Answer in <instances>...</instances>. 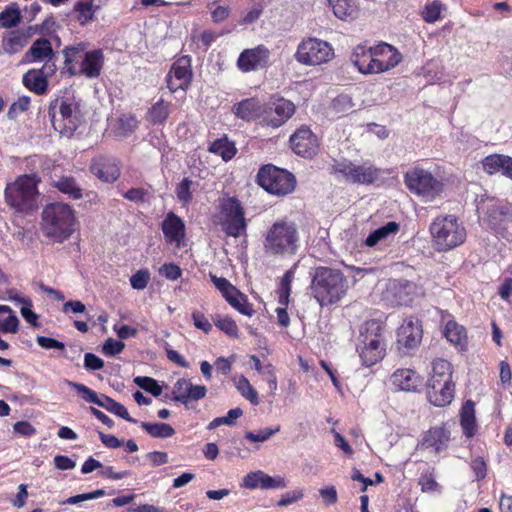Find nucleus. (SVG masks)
<instances>
[{"mask_svg":"<svg viewBox=\"0 0 512 512\" xmlns=\"http://www.w3.org/2000/svg\"><path fill=\"white\" fill-rule=\"evenodd\" d=\"M41 225L46 237L63 242L75 230V216L69 205L51 203L43 209Z\"/></svg>","mask_w":512,"mask_h":512,"instance_id":"2","label":"nucleus"},{"mask_svg":"<svg viewBox=\"0 0 512 512\" xmlns=\"http://www.w3.org/2000/svg\"><path fill=\"white\" fill-rule=\"evenodd\" d=\"M79 104L69 98H57L50 102L48 116L55 131L70 137L78 127Z\"/></svg>","mask_w":512,"mask_h":512,"instance_id":"7","label":"nucleus"},{"mask_svg":"<svg viewBox=\"0 0 512 512\" xmlns=\"http://www.w3.org/2000/svg\"><path fill=\"white\" fill-rule=\"evenodd\" d=\"M502 156L503 155H499V154L487 156L482 162L483 169L488 174H495V173L500 172L501 164H502Z\"/></svg>","mask_w":512,"mask_h":512,"instance_id":"55","label":"nucleus"},{"mask_svg":"<svg viewBox=\"0 0 512 512\" xmlns=\"http://www.w3.org/2000/svg\"><path fill=\"white\" fill-rule=\"evenodd\" d=\"M293 271L288 270L281 280L280 293H279V302L282 305L288 304L289 295L291 292V282L293 279Z\"/></svg>","mask_w":512,"mask_h":512,"instance_id":"51","label":"nucleus"},{"mask_svg":"<svg viewBox=\"0 0 512 512\" xmlns=\"http://www.w3.org/2000/svg\"><path fill=\"white\" fill-rule=\"evenodd\" d=\"M430 233L438 251H448L466 239L465 228L453 215L435 218L430 225Z\"/></svg>","mask_w":512,"mask_h":512,"instance_id":"6","label":"nucleus"},{"mask_svg":"<svg viewBox=\"0 0 512 512\" xmlns=\"http://www.w3.org/2000/svg\"><path fill=\"white\" fill-rule=\"evenodd\" d=\"M138 120L133 115H123L118 119L117 131L119 135L126 136L138 127Z\"/></svg>","mask_w":512,"mask_h":512,"instance_id":"50","label":"nucleus"},{"mask_svg":"<svg viewBox=\"0 0 512 512\" xmlns=\"http://www.w3.org/2000/svg\"><path fill=\"white\" fill-rule=\"evenodd\" d=\"M21 21L20 10L16 7H7L0 13L1 26L4 28H13Z\"/></svg>","mask_w":512,"mask_h":512,"instance_id":"45","label":"nucleus"},{"mask_svg":"<svg viewBox=\"0 0 512 512\" xmlns=\"http://www.w3.org/2000/svg\"><path fill=\"white\" fill-rule=\"evenodd\" d=\"M6 203L16 212L30 214L39 207L40 194L34 176L22 175L5 189Z\"/></svg>","mask_w":512,"mask_h":512,"instance_id":"3","label":"nucleus"},{"mask_svg":"<svg viewBox=\"0 0 512 512\" xmlns=\"http://www.w3.org/2000/svg\"><path fill=\"white\" fill-rule=\"evenodd\" d=\"M236 387L238 391L241 393V395L247 400H249L253 405L259 404L258 393L251 386L250 382L246 377L241 376L237 381Z\"/></svg>","mask_w":512,"mask_h":512,"instance_id":"46","label":"nucleus"},{"mask_svg":"<svg viewBox=\"0 0 512 512\" xmlns=\"http://www.w3.org/2000/svg\"><path fill=\"white\" fill-rule=\"evenodd\" d=\"M159 273L161 275H163L164 277H166L167 279L176 280L181 276L182 271L179 266H177L173 263H168V264H164L159 269Z\"/></svg>","mask_w":512,"mask_h":512,"instance_id":"63","label":"nucleus"},{"mask_svg":"<svg viewBox=\"0 0 512 512\" xmlns=\"http://www.w3.org/2000/svg\"><path fill=\"white\" fill-rule=\"evenodd\" d=\"M30 101L29 96L19 97L18 100L10 106L7 116L10 119H15L19 113L25 112L28 109Z\"/></svg>","mask_w":512,"mask_h":512,"instance_id":"54","label":"nucleus"},{"mask_svg":"<svg viewBox=\"0 0 512 512\" xmlns=\"http://www.w3.org/2000/svg\"><path fill=\"white\" fill-rule=\"evenodd\" d=\"M299 235L293 222L280 220L267 231L264 249L271 255L294 254L298 247Z\"/></svg>","mask_w":512,"mask_h":512,"instance_id":"4","label":"nucleus"},{"mask_svg":"<svg viewBox=\"0 0 512 512\" xmlns=\"http://www.w3.org/2000/svg\"><path fill=\"white\" fill-rule=\"evenodd\" d=\"M357 350L363 364L370 367L379 362L385 355L386 346L383 339V327L376 320L363 325Z\"/></svg>","mask_w":512,"mask_h":512,"instance_id":"5","label":"nucleus"},{"mask_svg":"<svg viewBox=\"0 0 512 512\" xmlns=\"http://www.w3.org/2000/svg\"><path fill=\"white\" fill-rule=\"evenodd\" d=\"M29 40V35L20 34V31H14L10 37L3 40V50L7 54H16L24 48Z\"/></svg>","mask_w":512,"mask_h":512,"instance_id":"37","label":"nucleus"},{"mask_svg":"<svg viewBox=\"0 0 512 512\" xmlns=\"http://www.w3.org/2000/svg\"><path fill=\"white\" fill-rule=\"evenodd\" d=\"M454 388L453 382L427 384L428 399L433 405L443 407L452 401Z\"/></svg>","mask_w":512,"mask_h":512,"instance_id":"22","label":"nucleus"},{"mask_svg":"<svg viewBox=\"0 0 512 512\" xmlns=\"http://www.w3.org/2000/svg\"><path fill=\"white\" fill-rule=\"evenodd\" d=\"M419 485L421 486L422 492H434L440 488L431 472L424 473L420 476Z\"/></svg>","mask_w":512,"mask_h":512,"instance_id":"57","label":"nucleus"},{"mask_svg":"<svg viewBox=\"0 0 512 512\" xmlns=\"http://www.w3.org/2000/svg\"><path fill=\"white\" fill-rule=\"evenodd\" d=\"M192 383L190 380H187L185 378L178 379L176 383L174 384L172 394L173 396L170 397L171 400L180 402L184 405L188 404V394L190 393ZM166 398H169L168 395L165 396Z\"/></svg>","mask_w":512,"mask_h":512,"instance_id":"43","label":"nucleus"},{"mask_svg":"<svg viewBox=\"0 0 512 512\" xmlns=\"http://www.w3.org/2000/svg\"><path fill=\"white\" fill-rule=\"evenodd\" d=\"M82 51H83V48L80 46L79 47L69 46L63 50V54L65 56V65H66L67 71L69 72L70 75H75L77 73L75 68L71 64L74 61L76 55Z\"/></svg>","mask_w":512,"mask_h":512,"instance_id":"58","label":"nucleus"},{"mask_svg":"<svg viewBox=\"0 0 512 512\" xmlns=\"http://www.w3.org/2000/svg\"><path fill=\"white\" fill-rule=\"evenodd\" d=\"M268 58V50L263 46H258L254 49L244 50L238 58V67L248 72L262 67Z\"/></svg>","mask_w":512,"mask_h":512,"instance_id":"21","label":"nucleus"},{"mask_svg":"<svg viewBox=\"0 0 512 512\" xmlns=\"http://www.w3.org/2000/svg\"><path fill=\"white\" fill-rule=\"evenodd\" d=\"M267 112L264 113L263 122L272 128L283 125L295 112L294 104L286 99H276L264 104Z\"/></svg>","mask_w":512,"mask_h":512,"instance_id":"14","label":"nucleus"},{"mask_svg":"<svg viewBox=\"0 0 512 512\" xmlns=\"http://www.w3.org/2000/svg\"><path fill=\"white\" fill-rule=\"evenodd\" d=\"M98 406L106 409L110 413H113L128 422H131L134 424L137 423V420L132 418L129 415L127 409L121 403L115 401L114 399H112L106 395H103V394L101 395V400H100Z\"/></svg>","mask_w":512,"mask_h":512,"instance_id":"35","label":"nucleus"},{"mask_svg":"<svg viewBox=\"0 0 512 512\" xmlns=\"http://www.w3.org/2000/svg\"><path fill=\"white\" fill-rule=\"evenodd\" d=\"M280 431V426L277 425L273 428L260 429L255 432H246L244 438L249 442H264L270 439L274 434Z\"/></svg>","mask_w":512,"mask_h":512,"instance_id":"49","label":"nucleus"},{"mask_svg":"<svg viewBox=\"0 0 512 512\" xmlns=\"http://www.w3.org/2000/svg\"><path fill=\"white\" fill-rule=\"evenodd\" d=\"M448 383L452 381V366L445 359H436L432 364V373L428 384Z\"/></svg>","mask_w":512,"mask_h":512,"instance_id":"32","label":"nucleus"},{"mask_svg":"<svg viewBox=\"0 0 512 512\" xmlns=\"http://www.w3.org/2000/svg\"><path fill=\"white\" fill-rule=\"evenodd\" d=\"M334 57L332 46L317 38H308L299 43L295 53L297 62L315 66L329 62Z\"/></svg>","mask_w":512,"mask_h":512,"instance_id":"11","label":"nucleus"},{"mask_svg":"<svg viewBox=\"0 0 512 512\" xmlns=\"http://www.w3.org/2000/svg\"><path fill=\"white\" fill-rule=\"evenodd\" d=\"M399 230V224L391 221L375 229L371 232L365 240V244L369 247H373L379 242L387 239L390 235L396 234Z\"/></svg>","mask_w":512,"mask_h":512,"instance_id":"34","label":"nucleus"},{"mask_svg":"<svg viewBox=\"0 0 512 512\" xmlns=\"http://www.w3.org/2000/svg\"><path fill=\"white\" fill-rule=\"evenodd\" d=\"M214 323L217 328H219L228 336L234 338L238 337V327L233 319L229 317H219L214 321Z\"/></svg>","mask_w":512,"mask_h":512,"instance_id":"52","label":"nucleus"},{"mask_svg":"<svg viewBox=\"0 0 512 512\" xmlns=\"http://www.w3.org/2000/svg\"><path fill=\"white\" fill-rule=\"evenodd\" d=\"M168 74H172L173 78H176L177 81L182 82V85H190L192 79V71H191V60L189 57L184 56L178 59L172 66L170 72Z\"/></svg>","mask_w":512,"mask_h":512,"instance_id":"33","label":"nucleus"},{"mask_svg":"<svg viewBox=\"0 0 512 512\" xmlns=\"http://www.w3.org/2000/svg\"><path fill=\"white\" fill-rule=\"evenodd\" d=\"M217 222L228 236L246 235L247 221L244 208L235 197L223 199L219 206Z\"/></svg>","mask_w":512,"mask_h":512,"instance_id":"8","label":"nucleus"},{"mask_svg":"<svg viewBox=\"0 0 512 512\" xmlns=\"http://www.w3.org/2000/svg\"><path fill=\"white\" fill-rule=\"evenodd\" d=\"M162 230L170 242H180L185 236V225L180 217L173 212L167 214L162 222Z\"/></svg>","mask_w":512,"mask_h":512,"instance_id":"25","label":"nucleus"},{"mask_svg":"<svg viewBox=\"0 0 512 512\" xmlns=\"http://www.w3.org/2000/svg\"><path fill=\"white\" fill-rule=\"evenodd\" d=\"M351 62L363 74H374L372 64L374 62V47L366 48L365 46L358 45L352 55Z\"/></svg>","mask_w":512,"mask_h":512,"instance_id":"26","label":"nucleus"},{"mask_svg":"<svg viewBox=\"0 0 512 512\" xmlns=\"http://www.w3.org/2000/svg\"><path fill=\"white\" fill-rule=\"evenodd\" d=\"M422 326L417 318L405 319L397 330V348L402 355L409 354L421 343Z\"/></svg>","mask_w":512,"mask_h":512,"instance_id":"12","label":"nucleus"},{"mask_svg":"<svg viewBox=\"0 0 512 512\" xmlns=\"http://www.w3.org/2000/svg\"><path fill=\"white\" fill-rule=\"evenodd\" d=\"M292 150L304 158H312L318 152V139L312 131L305 126L297 129L290 137Z\"/></svg>","mask_w":512,"mask_h":512,"instance_id":"15","label":"nucleus"},{"mask_svg":"<svg viewBox=\"0 0 512 512\" xmlns=\"http://www.w3.org/2000/svg\"><path fill=\"white\" fill-rule=\"evenodd\" d=\"M170 114V103L160 99L149 109L147 119L153 124H162Z\"/></svg>","mask_w":512,"mask_h":512,"instance_id":"36","label":"nucleus"},{"mask_svg":"<svg viewBox=\"0 0 512 512\" xmlns=\"http://www.w3.org/2000/svg\"><path fill=\"white\" fill-rule=\"evenodd\" d=\"M15 433L24 437H32L36 434V428L28 421H18L13 425Z\"/></svg>","mask_w":512,"mask_h":512,"instance_id":"62","label":"nucleus"},{"mask_svg":"<svg viewBox=\"0 0 512 512\" xmlns=\"http://www.w3.org/2000/svg\"><path fill=\"white\" fill-rule=\"evenodd\" d=\"M150 280V273L147 270H139L130 278L131 286L137 290H143L147 287Z\"/></svg>","mask_w":512,"mask_h":512,"instance_id":"56","label":"nucleus"},{"mask_svg":"<svg viewBox=\"0 0 512 512\" xmlns=\"http://www.w3.org/2000/svg\"><path fill=\"white\" fill-rule=\"evenodd\" d=\"M192 319L193 323L196 328L204 331L205 333H209L212 329L211 323L208 321V319L204 316L203 313L199 311H194L192 313Z\"/></svg>","mask_w":512,"mask_h":512,"instance_id":"64","label":"nucleus"},{"mask_svg":"<svg viewBox=\"0 0 512 512\" xmlns=\"http://www.w3.org/2000/svg\"><path fill=\"white\" fill-rule=\"evenodd\" d=\"M258 184L271 194L285 196L294 191L295 176L273 165L263 166L257 174Z\"/></svg>","mask_w":512,"mask_h":512,"instance_id":"9","label":"nucleus"},{"mask_svg":"<svg viewBox=\"0 0 512 512\" xmlns=\"http://www.w3.org/2000/svg\"><path fill=\"white\" fill-rule=\"evenodd\" d=\"M233 112L238 118L250 121L264 116V113L267 112V108H265L258 99L248 98L235 104Z\"/></svg>","mask_w":512,"mask_h":512,"instance_id":"23","label":"nucleus"},{"mask_svg":"<svg viewBox=\"0 0 512 512\" xmlns=\"http://www.w3.org/2000/svg\"><path fill=\"white\" fill-rule=\"evenodd\" d=\"M197 186V182H194L189 178H184L175 189L178 200L184 205L189 204L193 198V191Z\"/></svg>","mask_w":512,"mask_h":512,"instance_id":"44","label":"nucleus"},{"mask_svg":"<svg viewBox=\"0 0 512 512\" xmlns=\"http://www.w3.org/2000/svg\"><path fill=\"white\" fill-rule=\"evenodd\" d=\"M57 70L56 64L49 62L41 69H32L23 75V84L32 92L42 95L47 91V77L53 75Z\"/></svg>","mask_w":512,"mask_h":512,"instance_id":"17","label":"nucleus"},{"mask_svg":"<svg viewBox=\"0 0 512 512\" xmlns=\"http://www.w3.org/2000/svg\"><path fill=\"white\" fill-rule=\"evenodd\" d=\"M243 486L248 489H256L258 487L262 489H274V488H285V479L281 476H269L263 471H256L248 473L243 479Z\"/></svg>","mask_w":512,"mask_h":512,"instance_id":"19","label":"nucleus"},{"mask_svg":"<svg viewBox=\"0 0 512 512\" xmlns=\"http://www.w3.org/2000/svg\"><path fill=\"white\" fill-rule=\"evenodd\" d=\"M68 385L76 390L78 394L88 403L99 405L101 395L99 396L95 391L90 389L84 384L69 381Z\"/></svg>","mask_w":512,"mask_h":512,"instance_id":"48","label":"nucleus"},{"mask_svg":"<svg viewBox=\"0 0 512 512\" xmlns=\"http://www.w3.org/2000/svg\"><path fill=\"white\" fill-rule=\"evenodd\" d=\"M141 427L154 438H169L175 434V429L167 423L142 422Z\"/></svg>","mask_w":512,"mask_h":512,"instance_id":"39","label":"nucleus"},{"mask_svg":"<svg viewBox=\"0 0 512 512\" xmlns=\"http://www.w3.org/2000/svg\"><path fill=\"white\" fill-rule=\"evenodd\" d=\"M105 494H106V492L103 489H98L93 492L71 496L68 499H66L65 501H62L61 504L74 505V504H78V503H81V502H84L87 500L97 499L99 497L104 496Z\"/></svg>","mask_w":512,"mask_h":512,"instance_id":"53","label":"nucleus"},{"mask_svg":"<svg viewBox=\"0 0 512 512\" xmlns=\"http://www.w3.org/2000/svg\"><path fill=\"white\" fill-rule=\"evenodd\" d=\"M444 335L446 339L455 345H463L466 342V330L463 326L458 325L455 321L447 322Z\"/></svg>","mask_w":512,"mask_h":512,"instance_id":"38","label":"nucleus"},{"mask_svg":"<svg viewBox=\"0 0 512 512\" xmlns=\"http://www.w3.org/2000/svg\"><path fill=\"white\" fill-rule=\"evenodd\" d=\"M405 184L408 189L422 197L425 201H432L443 190V183L430 172L423 169H414L405 174Z\"/></svg>","mask_w":512,"mask_h":512,"instance_id":"10","label":"nucleus"},{"mask_svg":"<svg viewBox=\"0 0 512 512\" xmlns=\"http://www.w3.org/2000/svg\"><path fill=\"white\" fill-rule=\"evenodd\" d=\"M334 15L341 20H351L357 16L356 0H328Z\"/></svg>","mask_w":512,"mask_h":512,"instance_id":"30","label":"nucleus"},{"mask_svg":"<svg viewBox=\"0 0 512 512\" xmlns=\"http://www.w3.org/2000/svg\"><path fill=\"white\" fill-rule=\"evenodd\" d=\"M334 172L342 175L347 181L353 183L369 184L377 178V169L371 166L355 165L350 161L335 162Z\"/></svg>","mask_w":512,"mask_h":512,"instance_id":"13","label":"nucleus"},{"mask_svg":"<svg viewBox=\"0 0 512 512\" xmlns=\"http://www.w3.org/2000/svg\"><path fill=\"white\" fill-rule=\"evenodd\" d=\"M474 406L475 404L473 401L467 400L460 411V421L463 433L469 438L473 437L477 430Z\"/></svg>","mask_w":512,"mask_h":512,"instance_id":"31","label":"nucleus"},{"mask_svg":"<svg viewBox=\"0 0 512 512\" xmlns=\"http://www.w3.org/2000/svg\"><path fill=\"white\" fill-rule=\"evenodd\" d=\"M402 56L396 48L387 43H381L374 47V62L372 70L375 73L388 71L401 62Z\"/></svg>","mask_w":512,"mask_h":512,"instance_id":"16","label":"nucleus"},{"mask_svg":"<svg viewBox=\"0 0 512 512\" xmlns=\"http://www.w3.org/2000/svg\"><path fill=\"white\" fill-rule=\"evenodd\" d=\"M449 440V433L443 427L430 429L424 436L422 445L426 448H434L435 452H440Z\"/></svg>","mask_w":512,"mask_h":512,"instance_id":"29","label":"nucleus"},{"mask_svg":"<svg viewBox=\"0 0 512 512\" xmlns=\"http://www.w3.org/2000/svg\"><path fill=\"white\" fill-rule=\"evenodd\" d=\"M134 383L155 397L160 396L162 393V387L151 377L137 376L134 378Z\"/></svg>","mask_w":512,"mask_h":512,"instance_id":"47","label":"nucleus"},{"mask_svg":"<svg viewBox=\"0 0 512 512\" xmlns=\"http://www.w3.org/2000/svg\"><path fill=\"white\" fill-rule=\"evenodd\" d=\"M230 305L243 315L252 316L254 313L252 305L247 301L246 296L242 293L240 294L239 299L235 298Z\"/></svg>","mask_w":512,"mask_h":512,"instance_id":"59","label":"nucleus"},{"mask_svg":"<svg viewBox=\"0 0 512 512\" xmlns=\"http://www.w3.org/2000/svg\"><path fill=\"white\" fill-rule=\"evenodd\" d=\"M103 65V54L101 50L86 52L81 63L80 73L89 78H96L100 75Z\"/></svg>","mask_w":512,"mask_h":512,"instance_id":"27","label":"nucleus"},{"mask_svg":"<svg viewBox=\"0 0 512 512\" xmlns=\"http://www.w3.org/2000/svg\"><path fill=\"white\" fill-rule=\"evenodd\" d=\"M90 170L94 176L103 182H115L120 177V169L114 159L107 157L95 158Z\"/></svg>","mask_w":512,"mask_h":512,"instance_id":"20","label":"nucleus"},{"mask_svg":"<svg viewBox=\"0 0 512 512\" xmlns=\"http://www.w3.org/2000/svg\"><path fill=\"white\" fill-rule=\"evenodd\" d=\"M347 287V279L340 270L320 266L312 274L311 292L321 306L338 302Z\"/></svg>","mask_w":512,"mask_h":512,"instance_id":"1","label":"nucleus"},{"mask_svg":"<svg viewBox=\"0 0 512 512\" xmlns=\"http://www.w3.org/2000/svg\"><path fill=\"white\" fill-rule=\"evenodd\" d=\"M441 13V4L434 2L431 5H427L423 12V18L426 22L433 23L437 21Z\"/></svg>","mask_w":512,"mask_h":512,"instance_id":"61","label":"nucleus"},{"mask_svg":"<svg viewBox=\"0 0 512 512\" xmlns=\"http://www.w3.org/2000/svg\"><path fill=\"white\" fill-rule=\"evenodd\" d=\"M210 151L215 154H219L225 161L232 159L236 154L234 144L228 141L227 138H221L214 141L210 147Z\"/></svg>","mask_w":512,"mask_h":512,"instance_id":"42","label":"nucleus"},{"mask_svg":"<svg viewBox=\"0 0 512 512\" xmlns=\"http://www.w3.org/2000/svg\"><path fill=\"white\" fill-rule=\"evenodd\" d=\"M125 348V344L122 341L114 340L113 338H108L103 345V352L106 355L114 356L123 351Z\"/></svg>","mask_w":512,"mask_h":512,"instance_id":"60","label":"nucleus"},{"mask_svg":"<svg viewBox=\"0 0 512 512\" xmlns=\"http://www.w3.org/2000/svg\"><path fill=\"white\" fill-rule=\"evenodd\" d=\"M486 214L490 225H506L512 222V204H492Z\"/></svg>","mask_w":512,"mask_h":512,"instance_id":"28","label":"nucleus"},{"mask_svg":"<svg viewBox=\"0 0 512 512\" xmlns=\"http://www.w3.org/2000/svg\"><path fill=\"white\" fill-rule=\"evenodd\" d=\"M392 384L403 391H414L421 385L419 375L411 369H398L391 376Z\"/></svg>","mask_w":512,"mask_h":512,"instance_id":"24","label":"nucleus"},{"mask_svg":"<svg viewBox=\"0 0 512 512\" xmlns=\"http://www.w3.org/2000/svg\"><path fill=\"white\" fill-rule=\"evenodd\" d=\"M54 185L60 192L67 194L73 199H80L83 196L82 189L71 177H61L60 179L54 181Z\"/></svg>","mask_w":512,"mask_h":512,"instance_id":"40","label":"nucleus"},{"mask_svg":"<svg viewBox=\"0 0 512 512\" xmlns=\"http://www.w3.org/2000/svg\"><path fill=\"white\" fill-rule=\"evenodd\" d=\"M97 8L93 0H80L74 5V11L78 13L77 19L82 25L93 20Z\"/></svg>","mask_w":512,"mask_h":512,"instance_id":"41","label":"nucleus"},{"mask_svg":"<svg viewBox=\"0 0 512 512\" xmlns=\"http://www.w3.org/2000/svg\"><path fill=\"white\" fill-rule=\"evenodd\" d=\"M36 61H44V64L49 62L56 64V54L53 51L51 42L46 38L35 40L22 59V63H32Z\"/></svg>","mask_w":512,"mask_h":512,"instance_id":"18","label":"nucleus"}]
</instances>
